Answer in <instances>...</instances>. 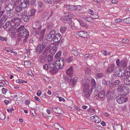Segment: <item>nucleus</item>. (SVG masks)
<instances>
[{
    "instance_id": "obj_1",
    "label": "nucleus",
    "mask_w": 130,
    "mask_h": 130,
    "mask_svg": "<svg viewBox=\"0 0 130 130\" xmlns=\"http://www.w3.org/2000/svg\"><path fill=\"white\" fill-rule=\"evenodd\" d=\"M83 87V91L85 96L89 97L93 90V87L90 85V80L87 77L83 78L81 82Z\"/></svg>"
},
{
    "instance_id": "obj_2",
    "label": "nucleus",
    "mask_w": 130,
    "mask_h": 130,
    "mask_svg": "<svg viewBox=\"0 0 130 130\" xmlns=\"http://www.w3.org/2000/svg\"><path fill=\"white\" fill-rule=\"evenodd\" d=\"M35 28L34 31L35 32V35L38 34L40 36L39 40L40 41H42L44 37V33L45 31V28H44L41 30L42 25L41 21L36 20L34 24Z\"/></svg>"
},
{
    "instance_id": "obj_3",
    "label": "nucleus",
    "mask_w": 130,
    "mask_h": 130,
    "mask_svg": "<svg viewBox=\"0 0 130 130\" xmlns=\"http://www.w3.org/2000/svg\"><path fill=\"white\" fill-rule=\"evenodd\" d=\"M21 20L19 18H13L10 22V24L12 27L10 28L11 33H15L17 32V27L19 26L20 24Z\"/></svg>"
},
{
    "instance_id": "obj_4",
    "label": "nucleus",
    "mask_w": 130,
    "mask_h": 130,
    "mask_svg": "<svg viewBox=\"0 0 130 130\" xmlns=\"http://www.w3.org/2000/svg\"><path fill=\"white\" fill-rule=\"evenodd\" d=\"M54 64L51 62L48 63V64H45L43 66V69L46 70H49V71L52 74L57 72V70L54 67Z\"/></svg>"
},
{
    "instance_id": "obj_5",
    "label": "nucleus",
    "mask_w": 130,
    "mask_h": 130,
    "mask_svg": "<svg viewBox=\"0 0 130 130\" xmlns=\"http://www.w3.org/2000/svg\"><path fill=\"white\" fill-rule=\"evenodd\" d=\"M50 50V53L53 55H54L57 50L56 44L55 43H52L51 44L50 46H47L44 52L47 54Z\"/></svg>"
},
{
    "instance_id": "obj_6",
    "label": "nucleus",
    "mask_w": 130,
    "mask_h": 130,
    "mask_svg": "<svg viewBox=\"0 0 130 130\" xmlns=\"http://www.w3.org/2000/svg\"><path fill=\"white\" fill-rule=\"evenodd\" d=\"M17 32H20L21 36L23 38L27 37L29 35L28 31L26 30L24 26H21L19 27Z\"/></svg>"
},
{
    "instance_id": "obj_7",
    "label": "nucleus",
    "mask_w": 130,
    "mask_h": 130,
    "mask_svg": "<svg viewBox=\"0 0 130 130\" xmlns=\"http://www.w3.org/2000/svg\"><path fill=\"white\" fill-rule=\"evenodd\" d=\"M55 68L57 70L63 68L64 64V60L63 59L58 60L56 61L54 63Z\"/></svg>"
},
{
    "instance_id": "obj_8",
    "label": "nucleus",
    "mask_w": 130,
    "mask_h": 130,
    "mask_svg": "<svg viewBox=\"0 0 130 130\" xmlns=\"http://www.w3.org/2000/svg\"><path fill=\"white\" fill-rule=\"evenodd\" d=\"M116 64L118 67L122 66L125 67L127 66V65L128 61L125 59H123L121 61L119 59H117L116 61Z\"/></svg>"
},
{
    "instance_id": "obj_9",
    "label": "nucleus",
    "mask_w": 130,
    "mask_h": 130,
    "mask_svg": "<svg viewBox=\"0 0 130 130\" xmlns=\"http://www.w3.org/2000/svg\"><path fill=\"white\" fill-rule=\"evenodd\" d=\"M117 102L119 104H122L126 102L127 100L126 96L124 94L119 95L116 98Z\"/></svg>"
},
{
    "instance_id": "obj_10",
    "label": "nucleus",
    "mask_w": 130,
    "mask_h": 130,
    "mask_svg": "<svg viewBox=\"0 0 130 130\" xmlns=\"http://www.w3.org/2000/svg\"><path fill=\"white\" fill-rule=\"evenodd\" d=\"M22 18L25 22H27L30 19L31 15L29 13L26 11H24L22 12L21 15Z\"/></svg>"
},
{
    "instance_id": "obj_11",
    "label": "nucleus",
    "mask_w": 130,
    "mask_h": 130,
    "mask_svg": "<svg viewBox=\"0 0 130 130\" xmlns=\"http://www.w3.org/2000/svg\"><path fill=\"white\" fill-rule=\"evenodd\" d=\"M47 44L45 42H43L42 44H39L36 49V52L39 53H41L42 52L43 49L47 46Z\"/></svg>"
},
{
    "instance_id": "obj_12",
    "label": "nucleus",
    "mask_w": 130,
    "mask_h": 130,
    "mask_svg": "<svg viewBox=\"0 0 130 130\" xmlns=\"http://www.w3.org/2000/svg\"><path fill=\"white\" fill-rule=\"evenodd\" d=\"M55 34V31L53 30H51L46 37L47 40L49 41H51L53 40Z\"/></svg>"
},
{
    "instance_id": "obj_13",
    "label": "nucleus",
    "mask_w": 130,
    "mask_h": 130,
    "mask_svg": "<svg viewBox=\"0 0 130 130\" xmlns=\"http://www.w3.org/2000/svg\"><path fill=\"white\" fill-rule=\"evenodd\" d=\"M30 2V0H27L25 1V0H19L18 3L19 5L22 7L23 8H25L27 6L28 4Z\"/></svg>"
},
{
    "instance_id": "obj_14",
    "label": "nucleus",
    "mask_w": 130,
    "mask_h": 130,
    "mask_svg": "<svg viewBox=\"0 0 130 130\" xmlns=\"http://www.w3.org/2000/svg\"><path fill=\"white\" fill-rule=\"evenodd\" d=\"M5 10H2L0 11V21L2 23H4L7 20V18L6 15H2L5 13Z\"/></svg>"
},
{
    "instance_id": "obj_15",
    "label": "nucleus",
    "mask_w": 130,
    "mask_h": 130,
    "mask_svg": "<svg viewBox=\"0 0 130 130\" xmlns=\"http://www.w3.org/2000/svg\"><path fill=\"white\" fill-rule=\"evenodd\" d=\"M76 34L79 37L85 38H87L88 35L87 32L83 30L76 31Z\"/></svg>"
},
{
    "instance_id": "obj_16",
    "label": "nucleus",
    "mask_w": 130,
    "mask_h": 130,
    "mask_svg": "<svg viewBox=\"0 0 130 130\" xmlns=\"http://www.w3.org/2000/svg\"><path fill=\"white\" fill-rule=\"evenodd\" d=\"M90 119L91 121L97 123H99L101 121L100 119L96 116H91Z\"/></svg>"
},
{
    "instance_id": "obj_17",
    "label": "nucleus",
    "mask_w": 130,
    "mask_h": 130,
    "mask_svg": "<svg viewBox=\"0 0 130 130\" xmlns=\"http://www.w3.org/2000/svg\"><path fill=\"white\" fill-rule=\"evenodd\" d=\"M116 68V67L114 64H111L108 66L106 71L107 73H111L115 70Z\"/></svg>"
},
{
    "instance_id": "obj_18",
    "label": "nucleus",
    "mask_w": 130,
    "mask_h": 130,
    "mask_svg": "<svg viewBox=\"0 0 130 130\" xmlns=\"http://www.w3.org/2000/svg\"><path fill=\"white\" fill-rule=\"evenodd\" d=\"M14 6V3L13 2H12L10 3L6 7L5 9L8 12L12 10Z\"/></svg>"
},
{
    "instance_id": "obj_19",
    "label": "nucleus",
    "mask_w": 130,
    "mask_h": 130,
    "mask_svg": "<svg viewBox=\"0 0 130 130\" xmlns=\"http://www.w3.org/2000/svg\"><path fill=\"white\" fill-rule=\"evenodd\" d=\"M53 111L55 113L60 114H62L63 113L62 110L58 107H54L52 108Z\"/></svg>"
},
{
    "instance_id": "obj_20",
    "label": "nucleus",
    "mask_w": 130,
    "mask_h": 130,
    "mask_svg": "<svg viewBox=\"0 0 130 130\" xmlns=\"http://www.w3.org/2000/svg\"><path fill=\"white\" fill-rule=\"evenodd\" d=\"M73 67H71L67 69L66 71L67 75L70 77H72L73 74Z\"/></svg>"
},
{
    "instance_id": "obj_21",
    "label": "nucleus",
    "mask_w": 130,
    "mask_h": 130,
    "mask_svg": "<svg viewBox=\"0 0 130 130\" xmlns=\"http://www.w3.org/2000/svg\"><path fill=\"white\" fill-rule=\"evenodd\" d=\"M120 84V83L119 80H116L115 82L110 84L109 86V88L111 89L113 87H116Z\"/></svg>"
},
{
    "instance_id": "obj_22",
    "label": "nucleus",
    "mask_w": 130,
    "mask_h": 130,
    "mask_svg": "<svg viewBox=\"0 0 130 130\" xmlns=\"http://www.w3.org/2000/svg\"><path fill=\"white\" fill-rule=\"evenodd\" d=\"M61 38V35L60 34H58L55 35L53 41L55 42H57L60 40Z\"/></svg>"
},
{
    "instance_id": "obj_23",
    "label": "nucleus",
    "mask_w": 130,
    "mask_h": 130,
    "mask_svg": "<svg viewBox=\"0 0 130 130\" xmlns=\"http://www.w3.org/2000/svg\"><path fill=\"white\" fill-rule=\"evenodd\" d=\"M125 71L124 70H122L119 71V72L116 73L114 74L115 75L118 76L119 77H121L124 75L125 76Z\"/></svg>"
},
{
    "instance_id": "obj_24",
    "label": "nucleus",
    "mask_w": 130,
    "mask_h": 130,
    "mask_svg": "<svg viewBox=\"0 0 130 130\" xmlns=\"http://www.w3.org/2000/svg\"><path fill=\"white\" fill-rule=\"evenodd\" d=\"M64 9L71 11L74 10L75 9L74 8V5H64Z\"/></svg>"
},
{
    "instance_id": "obj_25",
    "label": "nucleus",
    "mask_w": 130,
    "mask_h": 130,
    "mask_svg": "<svg viewBox=\"0 0 130 130\" xmlns=\"http://www.w3.org/2000/svg\"><path fill=\"white\" fill-rule=\"evenodd\" d=\"M125 89V86L124 85H122L119 86L117 89L118 91L120 93H124V89Z\"/></svg>"
},
{
    "instance_id": "obj_26",
    "label": "nucleus",
    "mask_w": 130,
    "mask_h": 130,
    "mask_svg": "<svg viewBox=\"0 0 130 130\" xmlns=\"http://www.w3.org/2000/svg\"><path fill=\"white\" fill-rule=\"evenodd\" d=\"M105 96V93L104 90H102L100 91L98 94V97L101 99H103Z\"/></svg>"
},
{
    "instance_id": "obj_27",
    "label": "nucleus",
    "mask_w": 130,
    "mask_h": 130,
    "mask_svg": "<svg viewBox=\"0 0 130 130\" xmlns=\"http://www.w3.org/2000/svg\"><path fill=\"white\" fill-rule=\"evenodd\" d=\"M46 61H47L48 63H51V62L53 63V56L52 55H48L47 56H46Z\"/></svg>"
},
{
    "instance_id": "obj_28",
    "label": "nucleus",
    "mask_w": 130,
    "mask_h": 130,
    "mask_svg": "<svg viewBox=\"0 0 130 130\" xmlns=\"http://www.w3.org/2000/svg\"><path fill=\"white\" fill-rule=\"evenodd\" d=\"M69 23L70 26H71V28L72 30H77L78 29L77 27L74 25V23L72 22L71 21L69 22Z\"/></svg>"
},
{
    "instance_id": "obj_29",
    "label": "nucleus",
    "mask_w": 130,
    "mask_h": 130,
    "mask_svg": "<svg viewBox=\"0 0 130 130\" xmlns=\"http://www.w3.org/2000/svg\"><path fill=\"white\" fill-rule=\"evenodd\" d=\"M7 14L8 17L9 18H12L15 14V13L13 10L7 12Z\"/></svg>"
},
{
    "instance_id": "obj_30",
    "label": "nucleus",
    "mask_w": 130,
    "mask_h": 130,
    "mask_svg": "<svg viewBox=\"0 0 130 130\" xmlns=\"http://www.w3.org/2000/svg\"><path fill=\"white\" fill-rule=\"evenodd\" d=\"M47 54L46 53H45V52H44V53L43 54L42 58L41 59V62L42 63H44L46 61V55Z\"/></svg>"
},
{
    "instance_id": "obj_31",
    "label": "nucleus",
    "mask_w": 130,
    "mask_h": 130,
    "mask_svg": "<svg viewBox=\"0 0 130 130\" xmlns=\"http://www.w3.org/2000/svg\"><path fill=\"white\" fill-rule=\"evenodd\" d=\"M67 27L65 26H61L60 28V32L62 34L64 33L66 31Z\"/></svg>"
},
{
    "instance_id": "obj_32",
    "label": "nucleus",
    "mask_w": 130,
    "mask_h": 130,
    "mask_svg": "<svg viewBox=\"0 0 130 130\" xmlns=\"http://www.w3.org/2000/svg\"><path fill=\"white\" fill-rule=\"evenodd\" d=\"M124 83L126 85H130V76L125 78L124 80Z\"/></svg>"
},
{
    "instance_id": "obj_33",
    "label": "nucleus",
    "mask_w": 130,
    "mask_h": 130,
    "mask_svg": "<svg viewBox=\"0 0 130 130\" xmlns=\"http://www.w3.org/2000/svg\"><path fill=\"white\" fill-rule=\"evenodd\" d=\"M64 79L66 81L69 83L70 84L72 85V81H73V79H69L66 76L64 77Z\"/></svg>"
},
{
    "instance_id": "obj_34",
    "label": "nucleus",
    "mask_w": 130,
    "mask_h": 130,
    "mask_svg": "<svg viewBox=\"0 0 130 130\" xmlns=\"http://www.w3.org/2000/svg\"><path fill=\"white\" fill-rule=\"evenodd\" d=\"M125 76H127L130 74V68H127L125 71Z\"/></svg>"
},
{
    "instance_id": "obj_35",
    "label": "nucleus",
    "mask_w": 130,
    "mask_h": 130,
    "mask_svg": "<svg viewBox=\"0 0 130 130\" xmlns=\"http://www.w3.org/2000/svg\"><path fill=\"white\" fill-rule=\"evenodd\" d=\"M5 50L7 52H10L11 53L14 52L15 54H16L17 53L15 52H14L12 51V48L11 47H7L5 48Z\"/></svg>"
},
{
    "instance_id": "obj_36",
    "label": "nucleus",
    "mask_w": 130,
    "mask_h": 130,
    "mask_svg": "<svg viewBox=\"0 0 130 130\" xmlns=\"http://www.w3.org/2000/svg\"><path fill=\"white\" fill-rule=\"evenodd\" d=\"M30 13V15H31V17L34 15L35 14L36 12V10L35 9H32L30 10L29 11Z\"/></svg>"
},
{
    "instance_id": "obj_37",
    "label": "nucleus",
    "mask_w": 130,
    "mask_h": 130,
    "mask_svg": "<svg viewBox=\"0 0 130 130\" xmlns=\"http://www.w3.org/2000/svg\"><path fill=\"white\" fill-rule=\"evenodd\" d=\"M5 119V116L2 111H0V119L2 120H4Z\"/></svg>"
},
{
    "instance_id": "obj_38",
    "label": "nucleus",
    "mask_w": 130,
    "mask_h": 130,
    "mask_svg": "<svg viewBox=\"0 0 130 130\" xmlns=\"http://www.w3.org/2000/svg\"><path fill=\"white\" fill-rule=\"evenodd\" d=\"M74 8L75 9L74 10H76L77 11H79L81 10L82 9V7L80 5L78 6H75L74 5Z\"/></svg>"
},
{
    "instance_id": "obj_39",
    "label": "nucleus",
    "mask_w": 130,
    "mask_h": 130,
    "mask_svg": "<svg viewBox=\"0 0 130 130\" xmlns=\"http://www.w3.org/2000/svg\"><path fill=\"white\" fill-rule=\"evenodd\" d=\"M101 52L105 56L109 55L110 53V52H107L105 50H102L101 51Z\"/></svg>"
},
{
    "instance_id": "obj_40",
    "label": "nucleus",
    "mask_w": 130,
    "mask_h": 130,
    "mask_svg": "<svg viewBox=\"0 0 130 130\" xmlns=\"http://www.w3.org/2000/svg\"><path fill=\"white\" fill-rule=\"evenodd\" d=\"M103 75L102 73H100L97 74L96 75L95 77L96 78L99 79L101 78Z\"/></svg>"
},
{
    "instance_id": "obj_41",
    "label": "nucleus",
    "mask_w": 130,
    "mask_h": 130,
    "mask_svg": "<svg viewBox=\"0 0 130 130\" xmlns=\"http://www.w3.org/2000/svg\"><path fill=\"white\" fill-rule=\"evenodd\" d=\"M80 25L86 28H88V26L86 23H84L83 22L80 23Z\"/></svg>"
},
{
    "instance_id": "obj_42",
    "label": "nucleus",
    "mask_w": 130,
    "mask_h": 130,
    "mask_svg": "<svg viewBox=\"0 0 130 130\" xmlns=\"http://www.w3.org/2000/svg\"><path fill=\"white\" fill-rule=\"evenodd\" d=\"M90 72V69L88 68H86L85 69V73L87 74H88Z\"/></svg>"
},
{
    "instance_id": "obj_43",
    "label": "nucleus",
    "mask_w": 130,
    "mask_h": 130,
    "mask_svg": "<svg viewBox=\"0 0 130 130\" xmlns=\"http://www.w3.org/2000/svg\"><path fill=\"white\" fill-rule=\"evenodd\" d=\"M124 93H125L126 94L128 93L129 91V88L125 86V89H124Z\"/></svg>"
},
{
    "instance_id": "obj_44",
    "label": "nucleus",
    "mask_w": 130,
    "mask_h": 130,
    "mask_svg": "<svg viewBox=\"0 0 130 130\" xmlns=\"http://www.w3.org/2000/svg\"><path fill=\"white\" fill-rule=\"evenodd\" d=\"M22 7L21 6H17L16 9V11L17 12H19L21 11L22 10Z\"/></svg>"
},
{
    "instance_id": "obj_45",
    "label": "nucleus",
    "mask_w": 130,
    "mask_h": 130,
    "mask_svg": "<svg viewBox=\"0 0 130 130\" xmlns=\"http://www.w3.org/2000/svg\"><path fill=\"white\" fill-rule=\"evenodd\" d=\"M53 25L52 23H48L47 25V27L48 29L51 28L53 27Z\"/></svg>"
},
{
    "instance_id": "obj_46",
    "label": "nucleus",
    "mask_w": 130,
    "mask_h": 130,
    "mask_svg": "<svg viewBox=\"0 0 130 130\" xmlns=\"http://www.w3.org/2000/svg\"><path fill=\"white\" fill-rule=\"evenodd\" d=\"M71 52L75 56L77 55L78 54L77 51L75 50H73Z\"/></svg>"
},
{
    "instance_id": "obj_47",
    "label": "nucleus",
    "mask_w": 130,
    "mask_h": 130,
    "mask_svg": "<svg viewBox=\"0 0 130 130\" xmlns=\"http://www.w3.org/2000/svg\"><path fill=\"white\" fill-rule=\"evenodd\" d=\"M24 64L25 66H27L30 65L31 62L29 60L28 61H26L24 62Z\"/></svg>"
},
{
    "instance_id": "obj_48",
    "label": "nucleus",
    "mask_w": 130,
    "mask_h": 130,
    "mask_svg": "<svg viewBox=\"0 0 130 130\" xmlns=\"http://www.w3.org/2000/svg\"><path fill=\"white\" fill-rule=\"evenodd\" d=\"M122 42L123 43H129V40L128 39H123L122 41Z\"/></svg>"
},
{
    "instance_id": "obj_49",
    "label": "nucleus",
    "mask_w": 130,
    "mask_h": 130,
    "mask_svg": "<svg viewBox=\"0 0 130 130\" xmlns=\"http://www.w3.org/2000/svg\"><path fill=\"white\" fill-rule=\"evenodd\" d=\"M73 59L72 56H71L69 58L67 59V61L68 63H70L72 61Z\"/></svg>"
},
{
    "instance_id": "obj_50",
    "label": "nucleus",
    "mask_w": 130,
    "mask_h": 130,
    "mask_svg": "<svg viewBox=\"0 0 130 130\" xmlns=\"http://www.w3.org/2000/svg\"><path fill=\"white\" fill-rule=\"evenodd\" d=\"M38 8L40 9L42 6V2L39 1L38 3Z\"/></svg>"
},
{
    "instance_id": "obj_51",
    "label": "nucleus",
    "mask_w": 130,
    "mask_h": 130,
    "mask_svg": "<svg viewBox=\"0 0 130 130\" xmlns=\"http://www.w3.org/2000/svg\"><path fill=\"white\" fill-rule=\"evenodd\" d=\"M91 86L93 87V86H94L95 84V82L94 79H92L91 80Z\"/></svg>"
},
{
    "instance_id": "obj_52",
    "label": "nucleus",
    "mask_w": 130,
    "mask_h": 130,
    "mask_svg": "<svg viewBox=\"0 0 130 130\" xmlns=\"http://www.w3.org/2000/svg\"><path fill=\"white\" fill-rule=\"evenodd\" d=\"M77 79V78L75 76L73 77V81H72V85H74L76 83Z\"/></svg>"
},
{
    "instance_id": "obj_53",
    "label": "nucleus",
    "mask_w": 130,
    "mask_h": 130,
    "mask_svg": "<svg viewBox=\"0 0 130 130\" xmlns=\"http://www.w3.org/2000/svg\"><path fill=\"white\" fill-rule=\"evenodd\" d=\"M122 19H117L115 20V22L118 23L122 22Z\"/></svg>"
},
{
    "instance_id": "obj_54",
    "label": "nucleus",
    "mask_w": 130,
    "mask_h": 130,
    "mask_svg": "<svg viewBox=\"0 0 130 130\" xmlns=\"http://www.w3.org/2000/svg\"><path fill=\"white\" fill-rule=\"evenodd\" d=\"M24 81L21 79H19L16 80V82L18 83L21 84L23 83Z\"/></svg>"
},
{
    "instance_id": "obj_55",
    "label": "nucleus",
    "mask_w": 130,
    "mask_h": 130,
    "mask_svg": "<svg viewBox=\"0 0 130 130\" xmlns=\"http://www.w3.org/2000/svg\"><path fill=\"white\" fill-rule=\"evenodd\" d=\"M48 14L47 12L44 13L42 14L41 15L42 16L43 18H45L48 15Z\"/></svg>"
},
{
    "instance_id": "obj_56",
    "label": "nucleus",
    "mask_w": 130,
    "mask_h": 130,
    "mask_svg": "<svg viewBox=\"0 0 130 130\" xmlns=\"http://www.w3.org/2000/svg\"><path fill=\"white\" fill-rule=\"evenodd\" d=\"M88 13L89 14H91L92 15H93L94 14V11L93 10H91V9H89L88 10Z\"/></svg>"
},
{
    "instance_id": "obj_57",
    "label": "nucleus",
    "mask_w": 130,
    "mask_h": 130,
    "mask_svg": "<svg viewBox=\"0 0 130 130\" xmlns=\"http://www.w3.org/2000/svg\"><path fill=\"white\" fill-rule=\"evenodd\" d=\"M10 24V22L9 21L5 23V25L4 26V27L5 28H6L8 27Z\"/></svg>"
},
{
    "instance_id": "obj_58",
    "label": "nucleus",
    "mask_w": 130,
    "mask_h": 130,
    "mask_svg": "<svg viewBox=\"0 0 130 130\" xmlns=\"http://www.w3.org/2000/svg\"><path fill=\"white\" fill-rule=\"evenodd\" d=\"M54 127L56 129H58V127L59 126V125L57 123H54Z\"/></svg>"
},
{
    "instance_id": "obj_59",
    "label": "nucleus",
    "mask_w": 130,
    "mask_h": 130,
    "mask_svg": "<svg viewBox=\"0 0 130 130\" xmlns=\"http://www.w3.org/2000/svg\"><path fill=\"white\" fill-rule=\"evenodd\" d=\"M129 18H127L123 20V22L125 23H128L129 22L128 21Z\"/></svg>"
},
{
    "instance_id": "obj_60",
    "label": "nucleus",
    "mask_w": 130,
    "mask_h": 130,
    "mask_svg": "<svg viewBox=\"0 0 130 130\" xmlns=\"http://www.w3.org/2000/svg\"><path fill=\"white\" fill-rule=\"evenodd\" d=\"M7 89L4 88H3L2 90V92L3 93L5 94L7 91Z\"/></svg>"
},
{
    "instance_id": "obj_61",
    "label": "nucleus",
    "mask_w": 130,
    "mask_h": 130,
    "mask_svg": "<svg viewBox=\"0 0 130 130\" xmlns=\"http://www.w3.org/2000/svg\"><path fill=\"white\" fill-rule=\"evenodd\" d=\"M92 17H87L86 20L88 22H92Z\"/></svg>"
},
{
    "instance_id": "obj_62",
    "label": "nucleus",
    "mask_w": 130,
    "mask_h": 130,
    "mask_svg": "<svg viewBox=\"0 0 130 130\" xmlns=\"http://www.w3.org/2000/svg\"><path fill=\"white\" fill-rule=\"evenodd\" d=\"M41 91L40 90H38L37 92V95L38 96H40V95L41 94Z\"/></svg>"
},
{
    "instance_id": "obj_63",
    "label": "nucleus",
    "mask_w": 130,
    "mask_h": 130,
    "mask_svg": "<svg viewBox=\"0 0 130 130\" xmlns=\"http://www.w3.org/2000/svg\"><path fill=\"white\" fill-rule=\"evenodd\" d=\"M99 18V16L98 15L96 14H94L93 17H92V19H96Z\"/></svg>"
},
{
    "instance_id": "obj_64",
    "label": "nucleus",
    "mask_w": 130,
    "mask_h": 130,
    "mask_svg": "<svg viewBox=\"0 0 130 130\" xmlns=\"http://www.w3.org/2000/svg\"><path fill=\"white\" fill-rule=\"evenodd\" d=\"M61 54V51H59L58 52H57L56 54V55L57 56V57H59Z\"/></svg>"
}]
</instances>
